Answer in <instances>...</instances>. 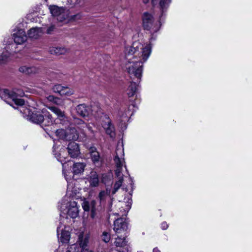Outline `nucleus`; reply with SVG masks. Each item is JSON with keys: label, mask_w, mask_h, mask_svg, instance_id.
<instances>
[{"label": "nucleus", "mask_w": 252, "mask_h": 252, "mask_svg": "<svg viewBox=\"0 0 252 252\" xmlns=\"http://www.w3.org/2000/svg\"><path fill=\"white\" fill-rule=\"evenodd\" d=\"M134 108H137V104L132 102L131 104L129 105L127 110L125 111V112L121 110L120 112L119 115L122 118V121L126 122L128 120L129 117L132 115L134 111Z\"/></svg>", "instance_id": "4468645a"}, {"label": "nucleus", "mask_w": 252, "mask_h": 252, "mask_svg": "<svg viewBox=\"0 0 252 252\" xmlns=\"http://www.w3.org/2000/svg\"><path fill=\"white\" fill-rule=\"evenodd\" d=\"M63 89V86L61 85H56L53 87V92L56 93H58L60 94H61Z\"/></svg>", "instance_id": "4c0bfd02"}, {"label": "nucleus", "mask_w": 252, "mask_h": 252, "mask_svg": "<svg viewBox=\"0 0 252 252\" xmlns=\"http://www.w3.org/2000/svg\"><path fill=\"white\" fill-rule=\"evenodd\" d=\"M153 252H160L158 248H155L153 250Z\"/></svg>", "instance_id": "c03bdc74"}, {"label": "nucleus", "mask_w": 252, "mask_h": 252, "mask_svg": "<svg viewBox=\"0 0 252 252\" xmlns=\"http://www.w3.org/2000/svg\"><path fill=\"white\" fill-rule=\"evenodd\" d=\"M54 155L57 160L62 163L63 167V170H65V164L67 161L66 158L63 156V154L61 153H59V154H55Z\"/></svg>", "instance_id": "c85d7f7f"}, {"label": "nucleus", "mask_w": 252, "mask_h": 252, "mask_svg": "<svg viewBox=\"0 0 252 252\" xmlns=\"http://www.w3.org/2000/svg\"><path fill=\"white\" fill-rule=\"evenodd\" d=\"M20 112L23 114V117L27 120L35 124H41V126L45 131L49 130V129L44 128V126H51L54 124L55 121L48 112L43 111L44 114V116H43L39 113H35L34 108H26L22 107Z\"/></svg>", "instance_id": "f03ea898"}, {"label": "nucleus", "mask_w": 252, "mask_h": 252, "mask_svg": "<svg viewBox=\"0 0 252 252\" xmlns=\"http://www.w3.org/2000/svg\"><path fill=\"white\" fill-rule=\"evenodd\" d=\"M79 132L75 128H70L66 129V141H74L79 138Z\"/></svg>", "instance_id": "6ab92c4d"}, {"label": "nucleus", "mask_w": 252, "mask_h": 252, "mask_svg": "<svg viewBox=\"0 0 252 252\" xmlns=\"http://www.w3.org/2000/svg\"><path fill=\"white\" fill-rule=\"evenodd\" d=\"M52 15L59 22H66L69 20V11L64 7L50 5L49 7Z\"/></svg>", "instance_id": "0eeeda50"}, {"label": "nucleus", "mask_w": 252, "mask_h": 252, "mask_svg": "<svg viewBox=\"0 0 252 252\" xmlns=\"http://www.w3.org/2000/svg\"><path fill=\"white\" fill-rule=\"evenodd\" d=\"M126 236H118L114 242L115 246L117 247H123L126 245Z\"/></svg>", "instance_id": "393cba45"}, {"label": "nucleus", "mask_w": 252, "mask_h": 252, "mask_svg": "<svg viewBox=\"0 0 252 252\" xmlns=\"http://www.w3.org/2000/svg\"><path fill=\"white\" fill-rule=\"evenodd\" d=\"M55 29V26L52 25L48 28L47 31V32L48 34H51L52 32Z\"/></svg>", "instance_id": "ea45409f"}, {"label": "nucleus", "mask_w": 252, "mask_h": 252, "mask_svg": "<svg viewBox=\"0 0 252 252\" xmlns=\"http://www.w3.org/2000/svg\"><path fill=\"white\" fill-rule=\"evenodd\" d=\"M86 166V164L83 162H76L74 163L72 166V172L67 171L65 169V171L67 175H78L83 173L84 170V168ZM72 176V175H71ZM73 179V177H72Z\"/></svg>", "instance_id": "dca6fc26"}, {"label": "nucleus", "mask_w": 252, "mask_h": 252, "mask_svg": "<svg viewBox=\"0 0 252 252\" xmlns=\"http://www.w3.org/2000/svg\"><path fill=\"white\" fill-rule=\"evenodd\" d=\"M89 152L91 160L94 164L96 167H101L104 163V159L103 157H100L99 152L96 150V148L94 147H91L89 149Z\"/></svg>", "instance_id": "9b49d317"}, {"label": "nucleus", "mask_w": 252, "mask_h": 252, "mask_svg": "<svg viewBox=\"0 0 252 252\" xmlns=\"http://www.w3.org/2000/svg\"><path fill=\"white\" fill-rule=\"evenodd\" d=\"M76 110L79 115L83 117L88 116L93 111L89 106L86 105L85 104L78 105L76 108Z\"/></svg>", "instance_id": "f3484780"}, {"label": "nucleus", "mask_w": 252, "mask_h": 252, "mask_svg": "<svg viewBox=\"0 0 252 252\" xmlns=\"http://www.w3.org/2000/svg\"><path fill=\"white\" fill-rule=\"evenodd\" d=\"M102 240L105 243H108L111 238V235L110 233L104 231L101 235Z\"/></svg>", "instance_id": "e433bc0d"}, {"label": "nucleus", "mask_w": 252, "mask_h": 252, "mask_svg": "<svg viewBox=\"0 0 252 252\" xmlns=\"http://www.w3.org/2000/svg\"><path fill=\"white\" fill-rule=\"evenodd\" d=\"M137 89V85L136 82H131L126 90V93L129 97L134 95Z\"/></svg>", "instance_id": "b1692460"}, {"label": "nucleus", "mask_w": 252, "mask_h": 252, "mask_svg": "<svg viewBox=\"0 0 252 252\" xmlns=\"http://www.w3.org/2000/svg\"><path fill=\"white\" fill-rule=\"evenodd\" d=\"M143 2L146 4L149 2V0H143Z\"/></svg>", "instance_id": "49530a36"}, {"label": "nucleus", "mask_w": 252, "mask_h": 252, "mask_svg": "<svg viewBox=\"0 0 252 252\" xmlns=\"http://www.w3.org/2000/svg\"><path fill=\"white\" fill-rule=\"evenodd\" d=\"M130 181H131V185H132V183H133V181H132V180H131V178H130Z\"/></svg>", "instance_id": "de8ad7c7"}, {"label": "nucleus", "mask_w": 252, "mask_h": 252, "mask_svg": "<svg viewBox=\"0 0 252 252\" xmlns=\"http://www.w3.org/2000/svg\"><path fill=\"white\" fill-rule=\"evenodd\" d=\"M47 98L49 101L52 102L57 105L63 106L64 104L63 101L62 99L53 95H49Z\"/></svg>", "instance_id": "a878e982"}, {"label": "nucleus", "mask_w": 252, "mask_h": 252, "mask_svg": "<svg viewBox=\"0 0 252 252\" xmlns=\"http://www.w3.org/2000/svg\"><path fill=\"white\" fill-rule=\"evenodd\" d=\"M43 33L41 28H32L28 32V36L31 38L37 39L41 36Z\"/></svg>", "instance_id": "aec40b11"}, {"label": "nucleus", "mask_w": 252, "mask_h": 252, "mask_svg": "<svg viewBox=\"0 0 252 252\" xmlns=\"http://www.w3.org/2000/svg\"><path fill=\"white\" fill-rule=\"evenodd\" d=\"M83 128H88L90 131H92V127L87 124V126L82 127Z\"/></svg>", "instance_id": "37998d69"}, {"label": "nucleus", "mask_w": 252, "mask_h": 252, "mask_svg": "<svg viewBox=\"0 0 252 252\" xmlns=\"http://www.w3.org/2000/svg\"><path fill=\"white\" fill-rule=\"evenodd\" d=\"M89 183L91 187H96L98 185L99 179L95 171L91 172Z\"/></svg>", "instance_id": "4be33fe9"}, {"label": "nucleus", "mask_w": 252, "mask_h": 252, "mask_svg": "<svg viewBox=\"0 0 252 252\" xmlns=\"http://www.w3.org/2000/svg\"><path fill=\"white\" fill-rule=\"evenodd\" d=\"M63 175L68 184L66 194L64 196L72 198L74 200L80 198L81 189L75 186V180L72 178L71 175H67L64 170H63Z\"/></svg>", "instance_id": "423d86ee"}, {"label": "nucleus", "mask_w": 252, "mask_h": 252, "mask_svg": "<svg viewBox=\"0 0 252 252\" xmlns=\"http://www.w3.org/2000/svg\"><path fill=\"white\" fill-rule=\"evenodd\" d=\"M73 94V91L68 87H63L61 94V95H67L69 96Z\"/></svg>", "instance_id": "c9c22d12"}, {"label": "nucleus", "mask_w": 252, "mask_h": 252, "mask_svg": "<svg viewBox=\"0 0 252 252\" xmlns=\"http://www.w3.org/2000/svg\"><path fill=\"white\" fill-rule=\"evenodd\" d=\"M80 17H81V15L80 14H77V15H73V16H71V19L75 20L76 19L80 18Z\"/></svg>", "instance_id": "79ce46f5"}, {"label": "nucleus", "mask_w": 252, "mask_h": 252, "mask_svg": "<svg viewBox=\"0 0 252 252\" xmlns=\"http://www.w3.org/2000/svg\"><path fill=\"white\" fill-rule=\"evenodd\" d=\"M80 133L83 135V136L85 135V132L84 129L80 130Z\"/></svg>", "instance_id": "a18cd8bd"}, {"label": "nucleus", "mask_w": 252, "mask_h": 252, "mask_svg": "<svg viewBox=\"0 0 252 252\" xmlns=\"http://www.w3.org/2000/svg\"><path fill=\"white\" fill-rule=\"evenodd\" d=\"M56 135L58 138L60 139H62L63 140H66V129L64 130L63 129H57L56 131Z\"/></svg>", "instance_id": "c756f323"}, {"label": "nucleus", "mask_w": 252, "mask_h": 252, "mask_svg": "<svg viewBox=\"0 0 252 252\" xmlns=\"http://www.w3.org/2000/svg\"><path fill=\"white\" fill-rule=\"evenodd\" d=\"M68 154L71 158H76L80 154L78 145L74 141H70L67 146Z\"/></svg>", "instance_id": "2eb2a0df"}, {"label": "nucleus", "mask_w": 252, "mask_h": 252, "mask_svg": "<svg viewBox=\"0 0 252 252\" xmlns=\"http://www.w3.org/2000/svg\"><path fill=\"white\" fill-rule=\"evenodd\" d=\"M96 201L92 200L89 201L86 199H83L82 203V207L83 210L86 212L91 211V217L92 219H94L96 215Z\"/></svg>", "instance_id": "f8f14e48"}, {"label": "nucleus", "mask_w": 252, "mask_h": 252, "mask_svg": "<svg viewBox=\"0 0 252 252\" xmlns=\"http://www.w3.org/2000/svg\"><path fill=\"white\" fill-rule=\"evenodd\" d=\"M168 227V224L166 222H163L161 223V227L162 229L166 230V229H167Z\"/></svg>", "instance_id": "a19ab883"}, {"label": "nucleus", "mask_w": 252, "mask_h": 252, "mask_svg": "<svg viewBox=\"0 0 252 252\" xmlns=\"http://www.w3.org/2000/svg\"><path fill=\"white\" fill-rule=\"evenodd\" d=\"M101 119L102 126L104 129L106 133L110 135L111 137H114L115 136V128L109 117L107 115L103 114Z\"/></svg>", "instance_id": "6e6552de"}, {"label": "nucleus", "mask_w": 252, "mask_h": 252, "mask_svg": "<svg viewBox=\"0 0 252 252\" xmlns=\"http://www.w3.org/2000/svg\"><path fill=\"white\" fill-rule=\"evenodd\" d=\"M28 72L27 74H34L38 73L40 71V68L36 66H28Z\"/></svg>", "instance_id": "473e14b6"}, {"label": "nucleus", "mask_w": 252, "mask_h": 252, "mask_svg": "<svg viewBox=\"0 0 252 252\" xmlns=\"http://www.w3.org/2000/svg\"><path fill=\"white\" fill-rule=\"evenodd\" d=\"M63 3L68 7L72 8L79 4V0H65L63 1Z\"/></svg>", "instance_id": "7c9ffc66"}, {"label": "nucleus", "mask_w": 252, "mask_h": 252, "mask_svg": "<svg viewBox=\"0 0 252 252\" xmlns=\"http://www.w3.org/2000/svg\"><path fill=\"white\" fill-rule=\"evenodd\" d=\"M170 2V0H152V3L154 6L158 3L160 8L162 11L161 16L163 15L164 10L166 8V5Z\"/></svg>", "instance_id": "5701e85b"}, {"label": "nucleus", "mask_w": 252, "mask_h": 252, "mask_svg": "<svg viewBox=\"0 0 252 252\" xmlns=\"http://www.w3.org/2000/svg\"><path fill=\"white\" fill-rule=\"evenodd\" d=\"M24 95L23 91L15 88L12 91L7 89H0V97L7 103L15 108L14 105L19 106V111L22 107L30 108L25 105V101L18 97L23 96Z\"/></svg>", "instance_id": "20e7f679"}, {"label": "nucleus", "mask_w": 252, "mask_h": 252, "mask_svg": "<svg viewBox=\"0 0 252 252\" xmlns=\"http://www.w3.org/2000/svg\"><path fill=\"white\" fill-rule=\"evenodd\" d=\"M124 156V149L123 145H118L116 149L114 161L116 166L115 174L118 178V180L114 184L113 194H115L122 186L123 182V167H124L127 170Z\"/></svg>", "instance_id": "7ed1b4c3"}, {"label": "nucleus", "mask_w": 252, "mask_h": 252, "mask_svg": "<svg viewBox=\"0 0 252 252\" xmlns=\"http://www.w3.org/2000/svg\"><path fill=\"white\" fill-rule=\"evenodd\" d=\"M112 175L111 174H102V182L105 184H108L112 179Z\"/></svg>", "instance_id": "f704fd0d"}, {"label": "nucleus", "mask_w": 252, "mask_h": 252, "mask_svg": "<svg viewBox=\"0 0 252 252\" xmlns=\"http://www.w3.org/2000/svg\"><path fill=\"white\" fill-rule=\"evenodd\" d=\"M52 112L55 114L58 118H63L64 117V113L59 108L55 106H50L48 108Z\"/></svg>", "instance_id": "bb28decb"}, {"label": "nucleus", "mask_w": 252, "mask_h": 252, "mask_svg": "<svg viewBox=\"0 0 252 252\" xmlns=\"http://www.w3.org/2000/svg\"><path fill=\"white\" fill-rule=\"evenodd\" d=\"M130 201L127 202V204H126L123 202H120L119 204V206H120V212L115 213L114 214L119 216H126L128 212L131 208V200L130 199Z\"/></svg>", "instance_id": "a211bd4d"}, {"label": "nucleus", "mask_w": 252, "mask_h": 252, "mask_svg": "<svg viewBox=\"0 0 252 252\" xmlns=\"http://www.w3.org/2000/svg\"><path fill=\"white\" fill-rule=\"evenodd\" d=\"M142 25L145 30L151 33L150 43L141 44L139 41L133 42L131 46L125 49L126 65L131 77L140 80L142 76L143 64L147 62L152 53L151 42L156 39L154 34L161 26L160 20H155L152 14L144 12L142 15Z\"/></svg>", "instance_id": "f257e3e1"}, {"label": "nucleus", "mask_w": 252, "mask_h": 252, "mask_svg": "<svg viewBox=\"0 0 252 252\" xmlns=\"http://www.w3.org/2000/svg\"><path fill=\"white\" fill-rule=\"evenodd\" d=\"M13 38L15 43L21 44L27 39V36L25 32L22 30H18L12 34Z\"/></svg>", "instance_id": "ddd939ff"}, {"label": "nucleus", "mask_w": 252, "mask_h": 252, "mask_svg": "<svg viewBox=\"0 0 252 252\" xmlns=\"http://www.w3.org/2000/svg\"><path fill=\"white\" fill-rule=\"evenodd\" d=\"M57 236L59 239L63 243H67L70 238L69 228L60 223L57 229Z\"/></svg>", "instance_id": "1a4fd4ad"}, {"label": "nucleus", "mask_w": 252, "mask_h": 252, "mask_svg": "<svg viewBox=\"0 0 252 252\" xmlns=\"http://www.w3.org/2000/svg\"><path fill=\"white\" fill-rule=\"evenodd\" d=\"M73 123L79 126H80V127H84L85 126H87V124L84 122L82 120L74 118L73 120Z\"/></svg>", "instance_id": "72a5a7b5"}, {"label": "nucleus", "mask_w": 252, "mask_h": 252, "mask_svg": "<svg viewBox=\"0 0 252 252\" xmlns=\"http://www.w3.org/2000/svg\"><path fill=\"white\" fill-rule=\"evenodd\" d=\"M109 194V192H108L107 190L106 191H101L100 192L98 197L101 204H104L107 198H110Z\"/></svg>", "instance_id": "cd10ccee"}, {"label": "nucleus", "mask_w": 252, "mask_h": 252, "mask_svg": "<svg viewBox=\"0 0 252 252\" xmlns=\"http://www.w3.org/2000/svg\"><path fill=\"white\" fill-rule=\"evenodd\" d=\"M49 52L51 54L60 55L66 53L67 52V49L64 47H52L50 48Z\"/></svg>", "instance_id": "412c9836"}, {"label": "nucleus", "mask_w": 252, "mask_h": 252, "mask_svg": "<svg viewBox=\"0 0 252 252\" xmlns=\"http://www.w3.org/2000/svg\"><path fill=\"white\" fill-rule=\"evenodd\" d=\"M28 66H22L19 68V70L21 72L27 74V72H28Z\"/></svg>", "instance_id": "58836bf2"}, {"label": "nucleus", "mask_w": 252, "mask_h": 252, "mask_svg": "<svg viewBox=\"0 0 252 252\" xmlns=\"http://www.w3.org/2000/svg\"><path fill=\"white\" fill-rule=\"evenodd\" d=\"M128 229V223L124 218H120L114 222L113 230L117 234H125V232Z\"/></svg>", "instance_id": "9d476101"}, {"label": "nucleus", "mask_w": 252, "mask_h": 252, "mask_svg": "<svg viewBox=\"0 0 252 252\" xmlns=\"http://www.w3.org/2000/svg\"><path fill=\"white\" fill-rule=\"evenodd\" d=\"M9 55L10 53L7 50L3 51L1 54L0 53V63H4L6 62Z\"/></svg>", "instance_id": "2f4dec72"}, {"label": "nucleus", "mask_w": 252, "mask_h": 252, "mask_svg": "<svg viewBox=\"0 0 252 252\" xmlns=\"http://www.w3.org/2000/svg\"><path fill=\"white\" fill-rule=\"evenodd\" d=\"M58 207L61 216L75 219L79 215V210L77 203L72 198H67V196L63 197Z\"/></svg>", "instance_id": "39448f33"}]
</instances>
